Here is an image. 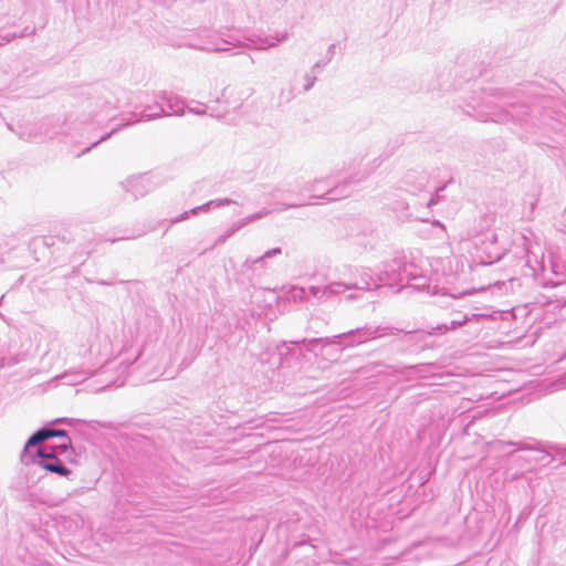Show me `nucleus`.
<instances>
[{"label": "nucleus", "mask_w": 566, "mask_h": 566, "mask_svg": "<svg viewBox=\"0 0 566 566\" xmlns=\"http://www.w3.org/2000/svg\"><path fill=\"white\" fill-rule=\"evenodd\" d=\"M401 331L390 325L366 324L357 328L324 338H303L298 342H283L281 345L270 347L260 355V364L271 371L268 376L271 381L275 377L287 376L298 369L302 348L317 355L326 346L336 345L340 349L356 347L371 340L387 336H396Z\"/></svg>", "instance_id": "1"}, {"label": "nucleus", "mask_w": 566, "mask_h": 566, "mask_svg": "<svg viewBox=\"0 0 566 566\" xmlns=\"http://www.w3.org/2000/svg\"><path fill=\"white\" fill-rule=\"evenodd\" d=\"M484 318L483 314H461L458 313L454 318H452L449 323L438 324L437 326L431 327L429 331H417V332H406L403 334V343L409 346H416V349H424L429 345L427 343V338L429 336L434 335H443L450 331H454L459 327L470 324H476L473 328V333L478 335L481 332V326L479 325L480 321Z\"/></svg>", "instance_id": "2"}, {"label": "nucleus", "mask_w": 566, "mask_h": 566, "mask_svg": "<svg viewBox=\"0 0 566 566\" xmlns=\"http://www.w3.org/2000/svg\"><path fill=\"white\" fill-rule=\"evenodd\" d=\"M491 446L501 450L505 446L515 447L517 451H534L537 453L536 457L530 459L535 463L549 464L556 458L564 460L566 464V448L556 443L541 441L534 438H527L521 441H504L495 440Z\"/></svg>", "instance_id": "3"}, {"label": "nucleus", "mask_w": 566, "mask_h": 566, "mask_svg": "<svg viewBox=\"0 0 566 566\" xmlns=\"http://www.w3.org/2000/svg\"><path fill=\"white\" fill-rule=\"evenodd\" d=\"M365 176L360 178L349 177L342 182L336 184L332 176L322 179H315L312 182H306L301 191L313 192L312 198L325 200H339L348 197L353 191V185L359 182Z\"/></svg>", "instance_id": "4"}, {"label": "nucleus", "mask_w": 566, "mask_h": 566, "mask_svg": "<svg viewBox=\"0 0 566 566\" xmlns=\"http://www.w3.org/2000/svg\"><path fill=\"white\" fill-rule=\"evenodd\" d=\"M21 461L27 468V474L30 473L33 467L64 478L72 474V471L56 455L53 447L39 448L35 452L22 451Z\"/></svg>", "instance_id": "5"}, {"label": "nucleus", "mask_w": 566, "mask_h": 566, "mask_svg": "<svg viewBox=\"0 0 566 566\" xmlns=\"http://www.w3.org/2000/svg\"><path fill=\"white\" fill-rule=\"evenodd\" d=\"M411 269H415L412 262H407L402 255H397L389 261L382 263V270L377 274L376 287L382 284L390 286H402L407 277L411 275Z\"/></svg>", "instance_id": "6"}, {"label": "nucleus", "mask_w": 566, "mask_h": 566, "mask_svg": "<svg viewBox=\"0 0 566 566\" xmlns=\"http://www.w3.org/2000/svg\"><path fill=\"white\" fill-rule=\"evenodd\" d=\"M153 103H144L142 95H139L138 103L134 104L135 111L124 117V124L120 127H126L135 123L150 122L161 117H166V108L163 102L158 98V92L154 95Z\"/></svg>", "instance_id": "7"}, {"label": "nucleus", "mask_w": 566, "mask_h": 566, "mask_svg": "<svg viewBox=\"0 0 566 566\" xmlns=\"http://www.w3.org/2000/svg\"><path fill=\"white\" fill-rule=\"evenodd\" d=\"M401 287H409L418 292L431 293L432 295H446L452 298H460L463 295L469 294L467 291H459L455 287H447L434 285L431 287L429 279L422 273L418 271L417 265L415 269H411V275L407 277L406 282Z\"/></svg>", "instance_id": "8"}, {"label": "nucleus", "mask_w": 566, "mask_h": 566, "mask_svg": "<svg viewBox=\"0 0 566 566\" xmlns=\"http://www.w3.org/2000/svg\"><path fill=\"white\" fill-rule=\"evenodd\" d=\"M345 291H350L348 289L347 281H333L325 286H310V293L312 294V297L319 302L337 296Z\"/></svg>", "instance_id": "9"}, {"label": "nucleus", "mask_w": 566, "mask_h": 566, "mask_svg": "<svg viewBox=\"0 0 566 566\" xmlns=\"http://www.w3.org/2000/svg\"><path fill=\"white\" fill-rule=\"evenodd\" d=\"M158 98L166 108L167 116H182L186 112V102L182 97L168 91H159Z\"/></svg>", "instance_id": "10"}, {"label": "nucleus", "mask_w": 566, "mask_h": 566, "mask_svg": "<svg viewBox=\"0 0 566 566\" xmlns=\"http://www.w3.org/2000/svg\"><path fill=\"white\" fill-rule=\"evenodd\" d=\"M113 93L108 90H103L97 97H95V106L99 108V111L91 109L90 115L92 119L96 123H101L102 120L108 117V109L115 108L116 105L114 103Z\"/></svg>", "instance_id": "11"}, {"label": "nucleus", "mask_w": 566, "mask_h": 566, "mask_svg": "<svg viewBox=\"0 0 566 566\" xmlns=\"http://www.w3.org/2000/svg\"><path fill=\"white\" fill-rule=\"evenodd\" d=\"M347 272H358V276L354 281H347L349 290L369 291L374 283L373 272L369 268H357L353 265H344Z\"/></svg>", "instance_id": "12"}, {"label": "nucleus", "mask_w": 566, "mask_h": 566, "mask_svg": "<svg viewBox=\"0 0 566 566\" xmlns=\"http://www.w3.org/2000/svg\"><path fill=\"white\" fill-rule=\"evenodd\" d=\"M123 189L134 199L144 197L148 192L147 179L143 176H133L122 182Z\"/></svg>", "instance_id": "13"}, {"label": "nucleus", "mask_w": 566, "mask_h": 566, "mask_svg": "<svg viewBox=\"0 0 566 566\" xmlns=\"http://www.w3.org/2000/svg\"><path fill=\"white\" fill-rule=\"evenodd\" d=\"M303 205H304L303 202H294V203H282L280 207L274 208V209L264 208L258 212H254V213L241 219L240 222H244V227H245L256 220L268 217L273 211H284L286 209L301 207Z\"/></svg>", "instance_id": "14"}, {"label": "nucleus", "mask_w": 566, "mask_h": 566, "mask_svg": "<svg viewBox=\"0 0 566 566\" xmlns=\"http://www.w3.org/2000/svg\"><path fill=\"white\" fill-rule=\"evenodd\" d=\"M53 438L52 427L43 426L42 428L35 430L24 443V448L22 451H29L30 448L35 447L38 443L43 442L48 439Z\"/></svg>", "instance_id": "15"}, {"label": "nucleus", "mask_w": 566, "mask_h": 566, "mask_svg": "<svg viewBox=\"0 0 566 566\" xmlns=\"http://www.w3.org/2000/svg\"><path fill=\"white\" fill-rule=\"evenodd\" d=\"M289 33L286 31L275 32L274 34L266 35L258 39V43L255 44L258 49L265 50L269 48H275L277 44L283 43L289 40Z\"/></svg>", "instance_id": "16"}, {"label": "nucleus", "mask_w": 566, "mask_h": 566, "mask_svg": "<svg viewBox=\"0 0 566 566\" xmlns=\"http://www.w3.org/2000/svg\"><path fill=\"white\" fill-rule=\"evenodd\" d=\"M237 201L230 199V198H222V199H214L206 202L205 205H201L199 207H196L191 209V212L193 216L198 214L200 211H209L211 208H220L224 206L235 205Z\"/></svg>", "instance_id": "17"}, {"label": "nucleus", "mask_w": 566, "mask_h": 566, "mask_svg": "<svg viewBox=\"0 0 566 566\" xmlns=\"http://www.w3.org/2000/svg\"><path fill=\"white\" fill-rule=\"evenodd\" d=\"M53 449L56 451V455H65V458L70 461V462H75V450L72 446V440L71 438L70 439H65V440H62L56 447H53Z\"/></svg>", "instance_id": "18"}, {"label": "nucleus", "mask_w": 566, "mask_h": 566, "mask_svg": "<svg viewBox=\"0 0 566 566\" xmlns=\"http://www.w3.org/2000/svg\"><path fill=\"white\" fill-rule=\"evenodd\" d=\"M336 45L333 43L328 46L326 53V61H317L311 69L310 73L314 74L317 78V75L321 74L322 70L332 61L335 54Z\"/></svg>", "instance_id": "19"}, {"label": "nucleus", "mask_w": 566, "mask_h": 566, "mask_svg": "<svg viewBox=\"0 0 566 566\" xmlns=\"http://www.w3.org/2000/svg\"><path fill=\"white\" fill-rule=\"evenodd\" d=\"M84 377L81 373L64 374L57 379L55 386H76L83 381Z\"/></svg>", "instance_id": "20"}, {"label": "nucleus", "mask_w": 566, "mask_h": 566, "mask_svg": "<svg viewBox=\"0 0 566 566\" xmlns=\"http://www.w3.org/2000/svg\"><path fill=\"white\" fill-rule=\"evenodd\" d=\"M312 294L310 293V287L302 286H292L290 289V298L294 302H304L307 301Z\"/></svg>", "instance_id": "21"}, {"label": "nucleus", "mask_w": 566, "mask_h": 566, "mask_svg": "<svg viewBox=\"0 0 566 566\" xmlns=\"http://www.w3.org/2000/svg\"><path fill=\"white\" fill-rule=\"evenodd\" d=\"M64 523L71 532H75L84 527L85 520L80 513H76L73 516L65 517Z\"/></svg>", "instance_id": "22"}, {"label": "nucleus", "mask_w": 566, "mask_h": 566, "mask_svg": "<svg viewBox=\"0 0 566 566\" xmlns=\"http://www.w3.org/2000/svg\"><path fill=\"white\" fill-rule=\"evenodd\" d=\"M244 227V222L237 221L221 235H219L214 242V245L224 243L230 237Z\"/></svg>", "instance_id": "23"}, {"label": "nucleus", "mask_w": 566, "mask_h": 566, "mask_svg": "<svg viewBox=\"0 0 566 566\" xmlns=\"http://www.w3.org/2000/svg\"><path fill=\"white\" fill-rule=\"evenodd\" d=\"M34 32V29L29 30V28H25L19 36H25L28 34H32ZM18 34L15 32H9L3 29L0 30V46L4 43H9L11 40L15 39Z\"/></svg>", "instance_id": "24"}, {"label": "nucleus", "mask_w": 566, "mask_h": 566, "mask_svg": "<svg viewBox=\"0 0 566 566\" xmlns=\"http://www.w3.org/2000/svg\"><path fill=\"white\" fill-rule=\"evenodd\" d=\"M24 359H25V354H15V355L4 356V357H1V359H0V367L1 368L12 367V366H15V365L24 361Z\"/></svg>", "instance_id": "25"}, {"label": "nucleus", "mask_w": 566, "mask_h": 566, "mask_svg": "<svg viewBox=\"0 0 566 566\" xmlns=\"http://www.w3.org/2000/svg\"><path fill=\"white\" fill-rule=\"evenodd\" d=\"M553 297L560 306H566V282H560L555 285Z\"/></svg>", "instance_id": "26"}, {"label": "nucleus", "mask_w": 566, "mask_h": 566, "mask_svg": "<svg viewBox=\"0 0 566 566\" xmlns=\"http://www.w3.org/2000/svg\"><path fill=\"white\" fill-rule=\"evenodd\" d=\"M282 253V249L281 248H273V249H270L268 250L263 255L254 259L252 262H251V266L252 265H255L256 263H264L266 259H271L273 256H276V255H280Z\"/></svg>", "instance_id": "27"}, {"label": "nucleus", "mask_w": 566, "mask_h": 566, "mask_svg": "<svg viewBox=\"0 0 566 566\" xmlns=\"http://www.w3.org/2000/svg\"><path fill=\"white\" fill-rule=\"evenodd\" d=\"M444 188H446V185L440 187V188H438L436 190L434 195L433 193L430 195V197H429V199L427 200V203H426L428 208L437 205L440 201V199H441L440 191L444 190Z\"/></svg>", "instance_id": "28"}, {"label": "nucleus", "mask_w": 566, "mask_h": 566, "mask_svg": "<svg viewBox=\"0 0 566 566\" xmlns=\"http://www.w3.org/2000/svg\"><path fill=\"white\" fill-rule=\"evenodd\" d=\"M253 260H245V262L243 263L242 265V272L245 273V271H252L253 273L256 272L259 269H263L264 265H265V262L264 263H256L255 265H252L251 266V262Z\"/></svg>", "instance_id": "29"}, {"label": "nucleus", "mask_w": 566, "mask_h": 566, "mask_svg": "<svg viewBox=\"0 0 566 566\" xmlns=\"http://www.w3.org/2000/svg\"><path fill=\"white\" fill-rule=\"evenodd\" d=\"M337 272H338L339 276L344 279L343 281H354L357 279V276L359 274L358 272H347L344 269V265L340 269H337Z\"/></svg>", "instance_id": "30"}, {"label": "nucleus", "mask_w": 566, "mask_h": 566, "mask_svg": "<svg viewBox=\"0 0 566 566\" xmlns=\"http://www.w3.org/2000/svg\"><path fill=\"white\" fill-rule=\"evenodd\" d=\"M315 82H316V77L314 74H311L310 72L305 73L304 86H303L304 92L310 91L314 86Z\"/></svg>", "instance_id": "31"}, {"label": "nucleus", "mask_w": 566, "mask_h": 566, "mask_svg": "<svg viewBox=\"0 0 566 566\" xmlns=\"http://www.w3.org/2000/svg\"><path fill=\"white\" fill-rule=\"evenodd\" d=\"M120 127L113 128L109 133L104 134L98 140L94 142L91 147H86L82 150V154H85L91 150V148L97 146L101 142L106 140L111 137L115 132H117Z\"/></svg>", "instance_id": "32"}, {"label": "nucleus", "mask_w": 566, "mask_h": 566, "mask_svg": "<svg viewBox=\"0 0 566 566\" xmlns=\"http://www.w3.org/2000/svg\"><path fill=\"white\" fill-rule=\"evenodd\" d=\"M81 422H84V421L81 419L66 418V417L56 418L53 420V423H63V424H67V426H74V424L81 423Z\"/></svg>", "instance_id": "33"}, {"label": "nucleus", "mask_w": 566, "mask_h": 566, "mask_svg": "<svg viewBox=\"0 0 566 566\" xmlns=\"http://www.w3.org/2000/svg\"><path fill=\"white\" fill-rule=\"evenodd\" d=\"M53 438H61L62 440L70 439V436L64 429L52 428Z\"/></svg>", "instance_id": "34"}, {"label": "nucleus", "mask_w": 566, "mask_h": 566, "mask_svg": "<svg viewBox=\"0 0 566 566\" xmlns=\"http://www.w3.org/2000/svg\"><path fill=\"white\" fill-rule=\"evenodd\" d=\"M208 111V107H188L187 112L193 115L202 116L206 115Z\"/></svg>", "instance_id": "35"}, {"label": "nucleus", "mask_w": 566, "mask_h": 566, "mask_svg": "<svg viewBox=\"0 0 566 566\" xmlns=\"http://www.w3.org/2000/svg\"><path fill=\"white\" fill-rule=\"evenodd\" d=\"M284 192H290L289 190H283L281 187H275L271 192L270 196L273 199H279L283 197Z\"/></svg>", "instance_id": "36"}, {"label": "nucleus", "mask_w": 566, "mask_h": 566, "mask_svg": "<svg viewBox=\"0 0 566 566\" xmlns=\"http://www.w3.org/2000/svg\"><path fill=\"white\" fill-rule=\"evenodd\" d=\"M229 44H230V42L222 41L221 44H217L212 50L217 51V52H227V51H230V48L228 46Z\"/></svg>", "instance_id": "37"}, {"label": "nucleus", "mask_w": 566, "mask_h": 566, "mask_svg": "<svg viewBox=\"0 0 566 566\" xmlns=\"http://www.w3.org/2000/svg\"><path fill=\"white\" fill-rule=\"evenodd\" d=\"M555 385L557 386L556 389H566V373L557 378Z\"/></svg>", "instance_id": "38"}, {"label": "nucleus", "mask_w": 566, "mask_h": 566, "mask_svg": "<svg viewBox=\"0 0 566 566\" xmlns=\"http://www.w3.org/2000/svg\"><path fill=\"white\" fill-rule=\"evenodd\" d=\"M190 214H193L191 212V210L189 211H185L184 213H181L180 216L176 217L175 219L171 220V223H177V222H180V221H184L186 219L189 218Z\"/></svg>", "instance_id": "39"}, {"label": "nucleus", "mask_w": 566, "mask_h": 566, "mask_svg": "<svg viewBox=\"0 0 566 566\" xmlns=\"http://www.w3.org/2000/svg\"><path fill=\"white\" fill-rule=\"evenodd\" d=\"M426 184H427V177L426 176H421L420 177V181H419V186L417 187V190L422 191V189L426 187Z\"/></svg>", "instance_id": "40"}, {"label": "nucleus", "mask_w": 566, "mask_h": 566, "mask_svg": "<svg viewBox=\"0 0 566 566\" xmlns=\"http://www.w3.org/2000/svg\"><path fill=\"white\" fill-rule=\"evenodd\" d=\"M126 239H130V237L107 238V239H105V241L111 242V243H115V242H117L119 240H126Z\"/></svg>", "instance_id": "41"}, {"label": "nucleus", "mask_w": 566, "mask_h": 566, "mask_svg": "<svg viewBox=\"0 0 566 566\" xmlns=\"http://www.w3.org/2000/svg\"><path fill=\"white\" fill-rule=\"evenodd\" d=\"M432 224H433L434 227H439V228H441L442 230H444V229H446V228H444V224H443L441 221H439V220H433Z\"/></svg>", "instance_id": "42"}, {"label": "nucleus", "mask_w": 566, "mask_h": 566, "mask_svg": "<svg viewBox=\"0 0 566 566\" xmlns=\"http://www.w3.org/2000/svg\"><path fill=\"white\" fill-rule=\"evenodd\" d=\"M209 115H210V116H212V117H217V118H220V117H221V115H220V114H214V111H213V109H211V112H210V114H209Z\"/></svg>", "instance_id": "43"}, {"label": "nucleus", "mask_w": 566, "mask_h": 566, "mask_svg": "<svg viewBox=\"0 0 566 566\" xmlns=\"http://www.w3.org/2000/svg\"><path fill=\"white\" fill-rule=\"evenodd\" d=\"M46 358H50V360L52 359V357H50V354L49 353H45L43 356H42V360L46 359Z\"/></svg>", "instance_id": "44"}, {"label": "nucleus", "mask_w": 566, "mask_h": 566, "mask_svg": "<svg viewBox=\"0 0 566 566\" xmlns=\"http://www.w3.org/2000/svg\"><path fill=\"white\" fill-rule=\"evenodd\" d=\"M98 284H101V285H109V283L106 282V281H99Z\"/></svg>", "instance_id": "45"}, {"label": "nucleus", "mask_w": 566, "mask_h": 566, "mask_svg": "<svg viewBox=\"0 0 566 566\" xmlns=\"http://www.w3.org/2000/svg\"><path fill=\"white\" fill-rule=\"evenodd\" d=\"M481 120H483V122H488V120H489V118H488V117H484V118H481ZM490 120H495V119H494L493 117H491V118H490Z\"/></svg>", "instance_id": "46"}, {"label": "nucleus", "mask_w": 566, "mask_h": 566, "mask_svg": "<svg viewBox=\"0 0 566 566\" xmlns=\"http://www.w3.org/2000/svg\"><path fill=\"white\" fill-rule=\"evenodd\" d=\"M102 427L107 428V429L112 428V426L109 423H103Z\"/></svg>", "instance_id": "47"}, {"label": "nucleus", "mask_w": 566, "mask_h": 566, "mask_svg": "<svg viewBox=\"0 0 566 566\" xmlns=\"http://www.w3.org/2000/svg\"><path fill=\"white\" fill-rule=\"evenodd\" d=\"M303 544H304V542H297V543L294 544V546H301Z\"/></svg>", "instance_id": "48"}, {"label": "nucleus", "mask_w": 566, "mask_h": 566, "mask_svg": "<svg viewBox=\"0 0 566 566\" xmlns=\"http://www.w3.org/2000/svg\"><path fill=\"white\" fill-rule=\"evenodd\" d=\"M92 106H93V102H90L86 107L91 108Z\"/></svg>", "instance_id": "49"}, {"label": "nucleus", "mask_w": 566, "mask_h": 566, "mask_svg": "<svg viewBox=\"0 0 566 566\" xmlns=\"http://www.w3.org/2000/svg\"><path fill=\"white\" fill-rule=\"evenodd\" d=\"M347 298H348V300H354V298H355V296H354V295H348V297H347Z\"/></svg>", "instance_id": "50"}, {"label": "nucleus", "mask_w": 566, "mask_h": 566, "mask_svg": "<svg viewBox=\"0 0 566 566\" xmlns=\"http://www.w3.org/2000/svg\"><path fill=\"white\" fill-rule=\"evenodd\" d=\"M410 178H411V176H410V175H409V176H407V178H406V182H409V179H410Z\"/></svg>", "instance_id": "51"}]
</instances>
